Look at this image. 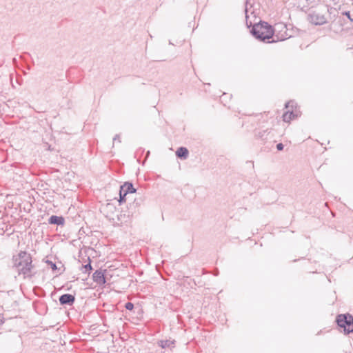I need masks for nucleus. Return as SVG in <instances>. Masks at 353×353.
<instances>
[{
    "instance_id": "12",
    "label": "nucleus",
    "mask_w": 353,
    "mask_h": 353,
    "mask_svg": "<svg viewBox=\"0 0 353 353\" xmlns=\"http://www.w3.org/2000/svg\"><path fill=\"white\" fill-rule=\"evenodd\" d=\"M122 186L125 189V190H128V193H134L136 192V189L133 187V185L130 182H125L124 183Z\"/></svg>"
},
{
    "instance_id": "7",
    "label": "nucleus",
    "mask_w": 353,
    "mask_h": 353,
    "mask_svg": "<svg viewBox=\"0 0 353 353\" xmlns=\"http://www.w3.org/2000/svg\"><path fill=\"white\" fill-rule=\"evenodd\" d=\"M59 301L61 305H72L75 301V296L70 294H64L59 296Z\"/></svg>"
},
{
    "instance_id": "26",
    "label": "nucleus",
    "mask_w": 353,
    "mask_h": 353,
    "mask_svg": "<svg viewBox=\"0 0 353 353\" xmlns=\"http://www.w3.org/2000/svg\"><path fill=\"white\" fill-rule=\"evenodd\" d=\"M149 154H150V151H148V152H147V157L149 155Z\"/></svg>"
},
{
    "instance_id": "20",
    "label": "nucleus",
    "mask_w": 353,
    "mask_h": 353,
    "mask_svg": "<svg viewBox=\"0 0 353 353\" xmlns=\"http://www.w3.org/2000/svg\"><path fill=\"white\" fill-rule=\"evenodd\" d=\"M118 141L119 142H121L119 134H116L114 137L113 138V142Z\"/></svg>"
},
{
    "instance_id": "14",
    "label": "nucleus",
    "mask_w": 353,
    "mask_h": 353,
    "mask_svg": "<svg viewBox=\"0 0 353 353\" xmlns=\"http://www.w3.org/2000/svg\"><path fill=\"white\" fill-rule=\"evenodd\" d=\"M82 269L83 273L89 274L92 268L90 263H88V264L83 265Z\"/></svg>"
},
{
    "instance_id": "22",
    "label": "nucleus",
    "mask_w": 353,
    "mask_h": 353,
    "mask_svg": "<svg viewBox=\"0 0 353 353\" xmlns=\"http://www.w3.org/2000/svg\"><path fill=\"white\" fill-rule=\"evenodd\" d=\"M112 205H111L110 203L107 204V208H110V209H112Z\"/></svg>"
},
{
    "instance_id": "23",
    "label": "nucleus",
    "mask_w": 353,
    "mask_h": 353,
    "mask_svg": "<svg viewBox=\"0 0 353 353\" xmlns=\"http://www.w3.org/2000/svg\"><path fill=\"white\" fill-rule=\"evenodd\" d=\"M290 103H291V102H288L287 103H285V108H289V105H290Z\"/></svg>"
},
{
    "instance_id": "4",
    "label": "nucleus",
    "mask_w": 353,
    "mask_h": 353,
    "mask_svg": "<svg viewBox=\"0 0 353 353\" xmlns=\"http://www.w3.org/2000/svg\"><path fill=\"white\" fill-rule=\"evenodd\" d=\"M273 30H274V34L272 37L273 39L271 41H268V43L284 41L288 38L291 37V35L288 34V29L286 25L284 23L276 24L274 28H273Z\"/></svg>"
},
{
    "instance_id": "27",
    "label": "nucleus",
    "mask_w": 353,
    "mask_h": 353,
    "mask_svg": "<svg viewBox=\"0 0 353 353\" xmlns=\"http://www.w3.org/2000/svg\"><path fill=\"white\" fill-rule=\"evenodd\" d=\"M1 323H3V319H1Z\"/></svg>"
},
{
    "instance_id": "5",
    "label": "nucleus",
    "mask_w": 353,
    "mask_h": 353,
    "mask_svg": "<svg viewBox=\"0 0 353 353\" xmlns=\"http://www.w3.org/2000/svg\"><path fill=\"white\" fill-rule=\"evenodd\" d=\"M307 17L309 21L316 26H321L327 22V18L323 11H312L308 14Z\"/></svg>"
},
{
    "instance_id": "3",
    "label": "nucleus",
    "mask_w": 353,
    "mask_h": 353,
    "mask_svg": "<svg viewBox=\"0 0 353 353\" xmlns=\"http://www.w3.org/2000/svg\"><path fill=\"white\" fill-rule=\"evenodd\" d=\"M336 322L338 326L343 329L345 334H348L353 332V316L350 314H339L336 316Z\"/></svg>"
},
{
    "instance_id": "1",
    "label": "nucleus",
    "mask_w": 353,
    "mask_h": 353,
    "mask_svg": "<svg viewBox=\"0 0 353 353\" xmlns=\"http://www.w3.org/2000/svg\"><path fill=\"white\" fill-rule=\"evenodd\" d=\"M245 19L246 26L248 28L252 26L250 30L251 34L258 40L265 42L270 41L269 39L272 38L274 34L273 28L267 22L259 21L252 24V21H249L250 14H254V10L252 8V4L248 0L245 3Z\"/></svg>"
},
{
    "instance_id": "10",
    "label": "nucleus",
    "mask_w": 353,
    "mask_h": 353,
    "mask_svg": "<svg viewBox=\"0 0 353 353\" xmlns=\"http://www.w3.org/2000/svg\"><path fill=\"white\" fill-rule=\"evenodd\" d=\"M270 133L268 129L263 130H259L255 133V136L256 138L265 140L268 138V135Z\"/></svg>"
},
{
    "instance_id": "15",
    "label": "nucleus",
    "mask_w": 353,
    "mask_h": 353,
    "mask_svg": "<svg viewBox=\"0 0 353 353\" xmlns=\"http://www.w3.org/2000/svg\"><path fill=\"white\" fill-rule=\"evenodd\" d=\"M46 263L50 265V267L51 268V269H52V270H57V267L56 263H53L52 261H49V260H47V261H46Z\"/></svg>"
},
{
    "instance_id": "6",
    "label": "nucleus",
    "mask_w": 353,
    "mask_h": 353,
    "mask_svg": "<svg viewBox=\"0 0 353 353\" xmlns=\"http://www.w3.org/2000/svg\"><path fill=\"white\" fill-rule=\"evenodd\" d=\"M106 270H96L93 275H92V279L93 281L99 285H103L106 283L105 277V272Z\"/></svg>"
},
{
    "instance_id": "24",
    "label": "nucleus",
    "mask_w": 353,
    "mask_h": 353,
    "mask_svg": "<svg viewBox=\"0 0 353 353\" xmlns=\"http://www.w3.org/2000/svg\"><path fill=\"white\" fill-rule=\"evenodd\" d=\"M325 12H329V9L328 8H325Z\"/></svg>"
},
{
    "instance_id": "13",
    "label": "nucleus",
    "mask_w": 353,
    "mask_h": 353,
    "mask_svg": "<svg viewBox=\"0 0 353 353\" xmlns=\"http://www.w3.org/2000/svg\"><path fill=\"white\" fill-rule=\"evenodd\" d=\"M159 344L162 348H165L170 347L172 344H173V341L169 340H162L159 342Z\"/></svg>"
},
{
    "instance_id": "16",
    "label": "nucleus",
    "mask_w": 353,
    "mask_h": 353,
    "mask_svg": "<svg viewBox=\"0 0 353 353\" xmlns=\"http://www.w3.org/2000/svg\"><path fill=\"white\" fill-rule=\"evenodd\" d=\"M125 307L126 310H132L134 308V304L131 302H128L125 303Z\"/></svg>"
},
{
    "instance_id": "2",
    "label": "nucleus",
    "mask_w": 353,
    "mask_h": 353,
    "mask_svg": "<svg viewBox=\"0 0 353 353\" xmlns=\"http://www.w3.org/2000/svg\"><path fill=\"white\" fill-rule=\"evenodd\" d=\"M32 256L26 252H20L14 258V265L17 269L19 274H22L25 277H31L34 274V265L32 264Z\"/></svg>"
},
{
    "instance_id": "9",
    "label": "nucleus",
    "mask_w": 353,
    "mask_h": 353,
    "mask_svg": "<svg viewBox=\"0 0 353 353\" xmlns=\"http://www.w3.org/2000/svg\"><path fill=\"white\" fill-rule=\"evenodd\" d=\"M188 150L185 147L179 148L176 152V157L182 159H186L188 157Z\"/></svg>"
},
{
    "instance_id": "11",
    "label": "nucleus",
    "mask_w": 353,
    "mask_h": 353,
    "mask_svg": "<svg viewBox=\"0 0 353 353\" xmlns=\"http://www.w3.org/2000/svg\"><path fill=\"white\" fill-rule=\"evenodd\" d=\"M295 117L293 111H287L283 115V120L285 122H290Z\"/></svg>"
},
{
    "instance_id": "25",
    "label": "nucleus",
    "mask_w": 353,
    "mask_h": 353,
    "mask_svg": "<svg viewBox=\"0 0 353 353\" xmlns=\"http://www.w3.org/2000/svg\"><path fill=\"white\" fill-rule=\"evenodd\" d=\"M215 275H217L218 274V271L216 270L214 273Z\"/></svg>"
},
{
    "instance_id": "21",
    "label": "nucleus",
    "mask_w": 353,
    "mask_h": 353,
    "mask_svg": "<svg viewBox=\"0 0 353 353\" xmlns=\"http://www.w3.org/2000/svg\"><path fill=\"white\" fill-rule=\"evenodd\" d=\"M344 14L347 16L350 21H353V19L351 18L350 12H345Z\"/></svg>"
},
{
    "instance_id": "18",
    "label": "nucleus",
    "mask_w": 353,
    "mask_h": 353,
    "mask_svg": "<svg viewBox=\"0 0 353 353\" xmlns=\"http://www.w3.org/2000/svg\"><path fill=\"white\" fill-rule=\"evenodd\" d=\"M125 195L119 194V202L120 204L125 201Z\"/></svg>"
},
{
    "instance_id": "17",
    "label": "nucleus",
    "mask_w": 353,
    "mask_h": 353,
    "mask_svg": "<svg viewBox=\"0 0 353 353\" xmlns=\"http://www.w3.org/2000/svg\"><path fill=\"white\" fill-rule=\"evenodd\" d=\"M128 193V190H125V189L121 185L120 186V190H119V194H122V195H127Z\"/></svg>"
},
{
    "instance_id": "19",
    "label": "nucleus",
    "mask_w": 353,
    "mask_h": 353,
    "mask_svg": "<svg viewBox=\"0 0 353 353\" xmlns=\"http://www.w3.org/2000/svg\"><path fill=\"white\" fill-rule=\"evenodd\" d=\"M283 148H284V146H283V143H278V144L276 145V149H277L278 150H279V151L283 150Z\"/></svg>"
},
{
    "instance_id": "8",
    "label": "nucleus",
    "mask_w": 353,
    "mask_h": 353,
    "mask_svg": "<svg viewBox=\"0 0 353 353\" xmlns=\"http://www.w3.org/2000/svg\"><path fill=\"white\" fill-rule=\"evenodd\" d=\"M48 223L52 225H63L65 223V219L61 216L52 215L48 219Z\"/></svg>"
}]
</instances>
